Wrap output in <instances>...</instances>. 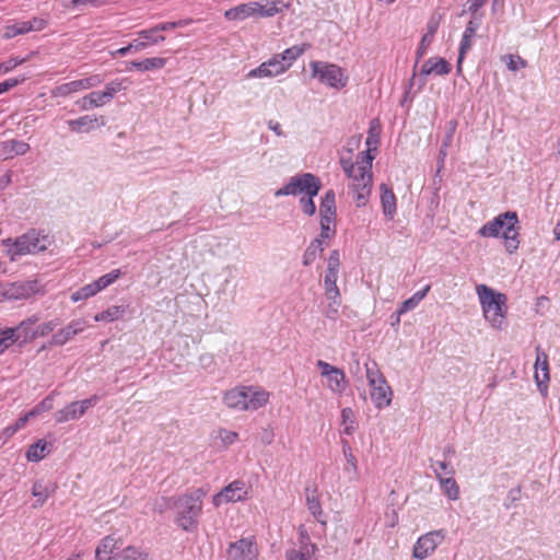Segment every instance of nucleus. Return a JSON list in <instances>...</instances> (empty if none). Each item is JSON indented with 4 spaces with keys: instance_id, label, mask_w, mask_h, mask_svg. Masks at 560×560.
Listing matches in <instances>:
<instances>
[{
    "instance_id": "obj_14",
    "label": "nucleus",
    "mask_w": 560,
    "mask_h": 560,
    "mask_svg": "<svg viewBox=\"0 0 560 560\" xmlns=\"http://www.w3.org/2000/svg\"><path fill=\"white\" fill-rule=\"evenodd\" d=\"M226 555L228 560H253L256 556L254 539L242 538L231 542Z\"/></svg>"
},
{
    "instance_id": "obj_50",
    "label": "nucleus",
    "mask_w": 560,
    "mask_h": 560,
    "mask_svg": "<svg viewBox=\"0 0 560 560\" xmlns=\"http://www.w3.org/2000/svg\"><path fill=\"white\" fill-rule=\"evenodd\" d=\"M121 276L120 269H114L110 272L103 275L98 279L95 280V283L100 291L106 289L110 284H113L115 281H117Z\"/></svg>"
},
{
    "instance_id": "obj_25",
    "label": "nucleus",
    "mask_w": 560,
    "mask_h": 560,
    "mask_svg": "<svg viewBox=\"0 0 560 560\" xmlns=\"http://www.w3.org/2000/svg\"><path fill=\"white\" fill-rule=\"evenodd\" d=\"M2 154L4 159H12L16 155H24L30 150V144L21 140H7L1 143Z\"/></svg>"
},
{
    "instance_id": "obj_41",
    "label": "nucleus",
    "mask_w": 560,
    "mask_h": 560,
    "mask_svg": "<svg viewBox=\"0 0 560 560\" xmlns=\"http://www.w3.org/2000/svg\"><path fill=\"white\" fill-rule=\"evenodd\" d=\"M82 90H83L82 84L79 79V80L70 81V82L62 83V84L56 86L55 90L52 91V95L66 97L70 94L77 93Z\"/></svg>"
},
{
    "instance_id": "obj_63",
    "label": "nucleus",
    "mask_w": 560,
    "mask_h": 560,
    "mask_svg": "<svg viewBox=\"0 0 560 560\" xmlns=\"http://www.w3.org/2000/svg\"><path fill=\"white\" fill-rule=\"evenodd\" d=\"M521 487L512 488L506 495V500L504 502L505 509H511L514 503L521 500Z\"/></svg>"
},
{
    "instance_id": "obj_51",
    "label": "nucleus",
    "mask_w": 560,
    "mask_h": 560,
    "mask_svg": "<svg viewBox=\"0 0 560 560\" xmlns=\"http://www.w3.org/2000/svg\"><path fill=\"white\" fill-rule=\"evenodd\" d=\"M138 35L140 38L144 39V42H148L149 45H156L165 40V36L159 34L154 26L139 31Z\"/></svg>"
},
{
    "instance_id": "obj_58",
    "label": "nucleus",
    "mask_w": 560,
    "mask_h": 560,
    "mask_svg": "<svg viewBox=\"0 0 560 560\" xmlns=\"http://www.w3.org/2000/svg\"><path fill=\"white\" fill-rule=\"evenodd\" d=\"M26 80L25 75H21L18 78H10L2 82H0V95L8 92L12 88L23 83Z\"/></svg>"
},
{
    "instance_id": "obj_29",
    "label": "nucleus",
    "mask_w": 560,
    "mask_h": 560,
    "mask_svg": "<svg viewBox=\"0 0 560 560\" xmlns=\"http://www.w3.org/2000/svg\"><path fill=\"white\" fill-rule=\"evenodd\" d=\"M60 320L58 318L45 322L39 324L35 329H33L31 332H25L23 335V341H33L37 338L45 337L49 335L54 329L59 326Z\"/></svg>"
},
{
    "instance_id": "obj_35",
    "label": "nucleus",
    "mask_w": 560,
    "mask_h": 560,
    "mask_svg": "<svg viewBox=\"0 0 560 560\" xmlns=\"http://www.w3.org/2000/svg\"><path fill=\"white\" fill-rule=\"evenodd\" d=\"M328 246V244H323L319 240H313L310 245L306 247L303 257L302 264L305 267L311 266L317 256L324 252V249Z\"/></svg>"
},
{
    "instance_id": "obj_46",
    "label": "nucleus",
    "mask_w": 560,
    "mask_h": 560,
    "mask_svg": "<svg viewBox=\"0 0 560 560\" xmlns=\"http://www.w3.org/2000/svg\"><path fill=\"white\" fill-rule=\"evenodd\" d=\"M339 272L336 271H325L324 276V289L325 295L327 294H340V290L337 285Z\"/></svg>"
},
{
    "instance_id": "obj_17",
    "label": "nucleus",
    "mask_w": 560,
    "mask_h": 560,
    "mask_svg": "<svg viewBox=\"0 0 560 560\" xmlns=\"http://www.w3.org/2000/svg\"><path fill=\"white\" fill-rule=\"evenodd\" d=\"M84 329V323L82 320H72L66 327L55 332L50 340L49 346L61 347L70 341L74 336L82 332Z\"/></svg>"
},
{
    "instance_id": "obj_36",
    "label": "nucleus",
    "mask_w": 560,
    "mask_h": 560,
    "mask_svg": "<svg viewBox=\"0 0 560 560\" xmlns=\"http://www.w3.org/2000/svg\"><path fill=\"white\" fill-rule=\"evenodd\" d=\"M81 418L75 401L68 404L62 409L55 412V420L57 423H65L71 420H78Z\"/></svg>"
},
{
    "instance_id": "obj_52",
    "label": "nucleus",
    "mask_w": 560,
    "mask_h": 560,
    "mask_svg": "<svg viewBox=\"0 0 560 560\" xmlns=\"http://www.w3.org/2000/svg\"><path fill=\"white\" fill-rule=\"evenodd\" d=\"M375 159V154L373 150L366 149L365 151H361L357 154L354 164L364 167L365 170L372 172V162Z\"/></svg>"
},
{
    "instance_id": "obj_13",
    "label": "nucleus",
    "mask_w": 560,
    "mask_h": 560,
    "mask_svg": "<svg viewBox=\"0 0 560 560\" xmlns=\"http://www.w3.org/2000/svg\"><path fill=\"white\" fill-rule=\"evenodd\" d=\"M534 368V378L536 381L537 388L541 395L546 396L548 393V383L550 381L549 362L548 355L539 346L536 348V361Z\"/></svg>"
},
{
    "instance_id": "obj_34",
    "label": "nucleus",
    "mask_w": 560,
    "mask_h": 560,
    "mask_svg": "<svg viewBox=\"0 0 560 560\" xmlns=\"http://www.w3.org/2000/svg\"><path fill=\"white\" fill-rule=\"evenodd\" d=\"M430 291V285H425L421 290L415 292L412 296L404 301L398 307V316L416 308L418 304L425 298L428 292Z\"/></svg>"
},
{
    "instance_id": "obj_9",
    "label": "nucleus",
    "mask_w": 560,
    "mask_h": 560,
    "mask_svg": "<svg viewBox=\"0 0 560 560\" xmlns=\"http://www.w3.org/2000/svg\"><path fill=\"white\" fill-rule=\"evenodd\" d=\"M310 68L312 77L329 88L340 90L348 83V77L345 75L342 68L335 63L325 61H311Z\"/></svg>"
},
{
    "instance_id": "obj_6",
    "label": "nucleus",
    "mask_w": 560,
    "mask_h": 560,
    "mask_svg": "<svg viewBox=\"0 0 560 560\" xmlns=\"http://www.w3.org/2000/svg\"><path fill=\"white\" fill-rule=\"evenodd\" d=\"M51 244L50 236L44 230L30 229L27 232L16 237L14 252L12 253V261H16L25 255H36L45 252Z\"/></svg>"
},
{
    "instance_id": "obj_22",
    "label": "nucleus",
    "mask_w": 560,
    "mask_h": 560,
    "mask_svg": "<svg viewBox=\"0 0 560 560\" xmlns=\"http://www.w3.org/2000/svg\"><path fill=\"white\" fill-rule=\"evenodd\" d=\"M35 281L18 282L11 284L3 295L9 300H25L35 293Z\"/></svg>"
},
{
    "instance_id": "obj_57",
    "label": "nucleus",
    "mask_w": 560,
    "mask_h": 560,
    "mask_svg": "<svg viewBox=\"0 0 560 560\" xmlns=\"http://www.w3.org/2000/svg\"><path fill=\"white\" fill-rule=\"evenodd\" d=\"M314 197L307 196L300 199V206L304 214L312 217L316 212V206L313 200Z\"/></svg>"
},
{
    "instance_id": "obj_64",
    "label": "nucleus",
    "mask_w": 560,
    "mask_h": 560,
    "mask_svg": "<svg viewBox=\"0 0 560 560\" xmlns=\"http://www.w3.org/2000/svg\"><path fill=\"white\" fill-rule=\"evenodd\" d=\"M336 234V229L334 226L325 225L320 228V233L314 240H319L323 244H328V241L332 238Z\"/></svg>"
},
{
    "instance_id": "obj_56",
    "label": "nucleus",
    "mask_w": 560,
    "mask_h": 560,
    "mask_svg": "<svg viewBox=\"0 0 560 560\" xmlns=\"http://www.w3.org/2000/svg\"><path fill=\"white\" fill-rule=\"evenodd\" d=\"M100 399L101 397L98 395H92L86 399L75 401L81 417L88 411V409L94 407Z\"/></svg>"
},
{
    "instance_id": "obj_5",
    "label": "nucleus",
    "mask_w": 560,
    "mask_h": 560,
    "mask_svg": "<svg viewBox=\"0 0 560 560\" xmlns=\"http://www.w3.org/2000/svg\"><path fill=\"white\" fill-rule=\"evenodd\" d=\"M485 318L494 328H502L505 312L503 307L506 303V296L503 293L495 292L486 284H479L476 288Z\"/></svg>"
},
{
    "instance_id": "obj_23",
    "label": "nucleus",
    "mask_w": 560,
    "mask_h": 560,
    "mask_svg": "<svg viewBox=\"0 0 560 560\" xmlns=\"http://www.w3.org/2000/svg\"><path fill=\"white\" fill-rule=\"evenodd\" d=\"M381 205L384 215L392 220L397 211V199L392 188H389L386 184H381Z\"/></svg>"
},
{
    "instance_id": "obj_4",
    "label": "nucleus",
    "mask_w": 560,
    "mask_h": 560,
    "mask_svg": "<svg viewBox=\"0 0 560 560\" xmlns=\"http://www.w3.org/2000/svg\"><path fill=\"white\" fill-rule=\"evenodd\" d=\"M269 400V393L254 386H236L226 390L223 402L230 409L237 411H255Z\"/></svg>"
},
{
    "instance_id": "obj_55",
    "label": "nucleus",
    "mask_w": 560,
    "mask_h": 560,
    "mask_svg": "<svg viewBox=\"0 0 560 560\" xmlns=\"http://www.w3.org/2000/svg\"><path fill=\"white\" fill-rule=\"evenodd\" d=\"M105 81V77L103 74H91L86 78L80 79L83 90H89L92 88H96L101 85Z\"/></svg>"
},
{
    "instance_id": "obj_32",
    "label": "nucleus",
    "mask_w": 560,
    "mask_h": 560,
    "mask_svg": "<svg viewBox=\"0 0 560 560\" xmlns=\"http://www.w3.org/2000/svg\"><path fill=\"white\" fill-rule=\"evenodd\" d=\"M127 305H113L109 306L107 310L97 313L94 316L95 322H107L112 323L115 322L124 316V314L127 311Z\"/></svg>"
},
{
    "instance_id": "obj_61",
    "label": "nucleus",
    "mask_w": 560,
    "mask_h": 560,
    "mask_svg": "<svg viewBox=\"0 0 560 560\" xmlns=\"http://www.w3.org/2000/svg\"><path fill=\"white\" fill-rule=\"evenodd\" d=\"M431 467L436 468L441 475L453 476L455 474L453 466L446 459L432 462Z\"/></svg>"
},
{
    "instance_id": "obj_18",
    "label": "nucleus",
    "mask_w": 560,
    "mask_h": 560,
    "mask_svg": "<svg viewBox=\"0 0 560 560\" xmlns=\"http://www.w3.org/2000/svg\"><path fill=\"white\" fill-rule=\"evenodd\" d=\"M306 506L313 517L320 524L325 525V514L322 509L319 493L316 485H307L305 487Z\"/></svg>"
},
{
    "instance_id": "obj_59",
    "label": "nucleus",
    "mask_w": 560,
    "mask_h": 560,
    "mask_svg": "<svg viewBox=\"0 0 560 560\" xmlns=\"http://www.w3.org/2000/svg\"><path fill=\"white\" fill-rule=\"evenodd\" d=\"M340 267V254L338 249H334L330 252L327 259V271H336L339 272Z\"/></svg>"
},
{
    "instance_id": "obj_12",
    "label": "nucleus",
    "mask_w": 560,
    "mask_h": 560,
    "mask_svg": "<svg viewBox=\"0 0 560 560\" xmlns=\"http://www.w3.org/2000/svg\"><path fill=\"white\" fill-rule=\"evenodd\" d=\"M323 376L327 378L328 388L335 394H342L347 388L346 374L342 370L323 361H317Z\"/></svg>"
},
{
    "instance_id": "obj_43",
    "label": "nucleus",
    "mask_w": 560,
    "mask_h": 560,
    "mask_svg": "<svg viewBox=\"0 0 560 560\" xmlns=\"http://www.w3.org/2000/svg\"><path fill=\"white\" fill-rule=\"evenodd\" d=\"M295 549L308 551L311 553H317L318 547L316 544L312 542L311 537L307 530L303 527L299 529V539L298 547Z\"/></svg>"
},
{
    "instance_id": "obj_37",
    "label": "nucleus",
    "mask_w": 560,
    "mask_h": 560,
    "mask_svg": "<svg viewBox=\"0 0 560 560\" xmlns=\"http://www.w3.org/2000/svg\"><path fill=\"white\" fill-rule=\"evenodd\" d=\"M98 292L101 291L98 290L95 281H93L74 291L71 294L70 299L72 302L77 303L80 301L88 300L89 298L96 295Z\"/></svg>"
},
{
    "instance_id": "obj_8",
    "label": "nucleus",
    "mask_w": 560,
    "mask_h": 560,
    "mask_svg": "<svg viewBox=\"0 0 560 560\" xmlns=\"http://www.w3.org/2000/svg\"><path fill=\"white\" fill-rule=\"evenodd\" d=\"M366 378L371 387V399L377 409H383L389 406L392 401L393 392L387 385L386 380L382 373L376 369V363L372 365L365 364Z\"/></svg>"
},
{
    "instance_id": "obj_27",
    "label": "nucleus",
    "mask_w": 560,
    "mask_h": 560,
    "mask_svg": "<svg viewBox=\"0 0 560 560\" xmlns=\"http://www.w3.org/2000/svg\"><path fill=\"white\" fill-rule=\"evenodd\" d=\"M434 474L440 481L443 493L452 501L457 500L459 498V487L453 476L444 478L436 468H434Z\"/></svg>"
},
{
    "instance_id": "obj_7",
    "label": "nucleus",
    "mask_w": 560,
    "mask_h": 560,
    "mask_svg": "<svg viewBox=\"0 0 560 560\" xmlns=\"http://www.w3.org/2000/svg\"><path fill=\"white\" fill-rule=\"evenodd\" d=\"M322 183L312 173L295 175L281 188L275 191V197L296 196L304 192L307 196L316 197L320 190Z\"/></svg>"
},
{
    "instance_id": "obj_62",
    "label": "nucleus",
    "mask_w": 560,
    "mask_h": 560,
    "mask_svg": "<svg viewBox=\"0 0 560 560\" xmlns=\"http://www.w3.org/2000/svg\"><path fill=\"white\" fill-rule=\"evenodd\" d=\"M25 61L24 58H9L8 60L0 63V74H4L22 65Z\"/></svg>"
},
{
    "instance_id": "obj_19",
    "label": "nucleus",
    "mask_w": 560,
    "mask_h": 560,
    "mask_svg": "<svg viewBox=\"0 0 560 560\" xmlns=\"http://www.w3.org/2000/svg\"><path fill=\"white\" fill-rule=\"evenodd\" d=\"M259 2L252 1L233 7L224 12V16L229 21H243L252 16H257Z\"/></svg>"
},
{
    "instance_id": "obj_2",
    "label": "nucleus",
    "mask_w": 560,
    "mask_h": 560,
    "mask_svg": "<svg viewBox=\"0 0 560 560\" xmlns=\"http://www.w3.org/2000/svg\"><path fill=\"white\" fill-rule=\"evenodd\" d=\"M339 163L345 175L350 180L348 184V190L349 194L352 195L355 206L358 208L366 206L372 192V172L354 164L351 156H341Z\"/></svg>"
},
{
    "instance_id": "obj_38",
    "label": "nucleus",
    "mask_w": 560,
    "mask_h": 560,
    "mask_svg": "<svg viewBox=\"0 0 560 560\" xmlns=\"http://www.w3.org/2000/svg\"><path fill=\"white\" fill-rule=\"evenodd\" d=\"M328 304L324 311V315L330 319L336 320L339 316V307L341 305V294H327Z\"/></svg>"
},
{
    "instance_id": "obj_16",
    "label": "nucleus",
    "mask_w": 560,
    "mask_h": 560,
    "mask_svg": "<svg viewBox=\"0 0 560 560\" xmlns=\"http://www.w3.org/2000/svg\"><path fill=\"white\" fill-rule=\"evenodd\" d=\"M285 72V68L282 67L280 61H278V57H271L267 61L260 63L257 68L252 69L247 74V79L255 78H272L280 75Z\"/></svg>"
},
{
    "instance_id": "obj_49",
    "label": "nucleus",
    "mask_w": 560,
    "mask_h": 560,
    "mask_svg": "<svg viewBox=\"0 0 560 560\" xmlns=\"http://www.w3.org/2000/svg\"><path fill=\"white\" fill-rule=\"evenodd\" d=\"M20 339V336L15 334V329L5 328L0 337V355L4 353L13 343Z\"/></svg>"
},
{
    "instance_id": "obj_40",
    "label": "nucleus",
    "mask_w": 560,
    "mask_h": 560,
    "mask_svg": "<svg viewBox=\"0 0 560 560\" xmlns=\"http://www.w3.org/2000/svg\"><path fill=\"white\" fill-rule=\"evenodd\" d=\"M57 394V390H52L48 396H46L40 402H38L28 411V416H32L34 419L40 413L51 410L54 407V399Z\"/></svg>"
},
{
    "instance_id": "obj_47",
    "label": "nucleus",
    "mask_w": 560,
    "mask_h": 560,
    "mask_svg": "<svg viewBox=\"0 0 560 560\" xmlns=\"http://www.w3.org/2000/svg\"><path fill=\"white\" fill-rule=\"evenodd\" d=\"M30 33L28 25L26 21H16L11 25L5 27V32L3 37L7 39L13 38L18 35H23Z\"/></svg>"
},
{
    "instance_id": "obj_60",
    "label": "nucleus",
    "mask_w": 560,
    "mask_h": 560,
    "mask_svg": "<svg viewBox=\"0 0 560 560\" xmlns=\"http://www.w3.org/2000/svg\"><path fill=\"white\" fill-rule=\"evenodd\" d=\"M105 3V0H69V5L75 9H82L84 7L98 8Z\"/></svg>"
},
{
    "instance_id": "obj_10",
    "label": "nucleus",
    "mask_w": 560,
    "mask_h": 560,
    "mask_svg": "<svg viewBox=\"0 0 560 560\" xmlns=\"http://www.w3.org/2000/svg\"><path fill=\"white\" fill-rule=\"evenodd\" d=\"M445 536L444 529L431 530L421 535L413 545L412 557L417 560L427 559L444 541Z\"/></svg>"
},
{
    "instance_id": "obj_28",
    "label": "nucleus",
    "mask_w": 560,
    "mask_h": 560,
    "mask_svg": "<svg viewBox=\"0 0 560 560\" xmlns=\"http://www.w3.org/2000/svg\"><path fill=\"white\" fill-rule=\"evenodd\" d=\"M167 60L162 57L145 58L143 60H133L129 63L128 69H136L141 72L159 70L165 67Z\"/></svg>"
},
{
    "instance_id": "obj_45",
    "label": "nucleus",
    "mask_w": 560,
    "mask_h": 560,
    "mask_svg": "<svg viewBox=\"0 0 560 560\" xmlns=\"http://www.w3.org/2000/svg\"><path fill=\"white\" fill-rule=\"evenodd\" d=\"M366 147L373 151L377 150L380 143V125L377 119L370 122V128L366 137Z\"/></svg>"
},
{
    "instance_id": "obj_31",
    "label": "nucleus",
    "mask_w": 560,
    "mask_h": 560,
    "mask_svg": "<svg viewBox=\"0 0 560 560\" xmlns=\"http://www.w3.org/2000/svg\"><path fill=\"white\" fill-rule=\"evenodd\" d=\"M48 446L49 444L44 439L36 441L35 443L28 446L25 454L26 459L33 463L42 460L49 452Z\"/></svg>"
},
{
    "instance_id": "obj_15",
    "label": "nucleus",
    "mask_w": 560,
    "mask_h": 560,
    "mask_svg": "<svg viewBox=\"0 0 560 560\" xmlns=\"http://www.w3.org/2000/svg\"><path fill=\"white\" fill-rule=\"evenodd\" d=\"M69 129L77 133H88L96 128L105 126L103 116L84 115L67 121Z\"/></svg>"
},
{
    "instance_id": "obj_24",
    "label": "nucleus",
    "mask_w": 560,
    "mask_h": 560,
    "mask_svg": "<svg viewBox=\"0 0 560 560\" xmlns=\"http://www.w3.org/2000/svg\"><path fill=\"white\" fill-rule=\"evenodd\" d=\"M118 540L114 536L104 537L95 550V558L97 560H112L115 550H118Z\"/></svg>"
},
{
    "instance_id": "obj_44",
    "label": "nucleus",
    "mask_w": 560,
    "mask_h": 560,
    "mask_svg": "<svg viewBox=\"0 0 560 560\" xmlns=\"http://www.w3.org/2000/svg\"><path fill=\"white\" fill-rule=\"evenodd\" d=\"M117 560H150V558L147 552L133 546H128L118 553Z\"/></svg>"
},
{
    "instance_id": "obj_1",
    "label": "nucleus",
    "mask_w": 560,
    "mask_h": 560,
    "mask_svg": "<svg viewBox=\"0 0 560 560\" xmlns=\"http://www.w3.org/2000/svg\"><path fill=\"white\" fill-rule=\"evenodd\" d=\"M520 220L515 211H505L485 223L478 231L482 237H502L509 254L515 253L521 244Z\"/></svg>"
},
{
    "instance_id": "obj_3",
    "label": "nucleus",
    "mask_w": 560,
    "mask_h": 560,
    "mask_svg": "<svg viewBox=\"0 0 560 560\" xmlns=\"http://www.w3.org/2000/svg\"><path fill=\"white\" fill-rule=\"evenodd\" d=\"M206 491L198 488L189 493L177 498L174 503L176 509V524L185 532H192L198 526L199 516L202 512V500Z\"/></svg>"
},
{
    "instance_id": "obj_53",
    "label": "nucleus",
    "mask_w": 560,
    "mask_h": 560,
    "mask_svg": "<svg viewBox=\"0 0 560 560\" xmlns=\"http://www.w3.org/2000/svg\"><path fill=\"white\" fill-rule=\"evenodd\" d=\"M316 553L308 551L291 548L285 551L287 560H313Z\"/></svg>"
},
{
    "instance_id": "obj_21",
    "label": "nucleus",
    "mask_w": 560,
    "mask_h": 560,
    "mask_svg": "<svg viewBox=\"0 0 560 560\" xmlns=\"http://www.w3.org/2000/svg\"><path fill=\"white\" fill-rule=\"evenodd\" d=\"M312 45L310 43H303L301 45H294L287 49H284L281 54L275 55L278 57V61L285 68V71L294 63V61L300 58L305 51L311 49Z\"/></svg>"
},
{
    "instance_id": "obj_33",
    "label": "nucleus",
    "mask_w": 560,
    "mask_h": 560,
    "mask_svg": "<svg viewBox=\"0 0 560 560\" xmlns=\"http://www.w3.org/2000/svg\"><path fill=\"white\" fill-rule=\"evenodd\" d=\"M77 105L81 110H89L92 108L102 107L106 105V102L104 101L100 91H94L78 100Z\"/></svg>"
},
{
    "instance_id": "obj_42",
    "label": "nucleus",
    "mask_w": 560,
    "mask_h": 560,
    "mask_svg": "<svg viewBox=\"0 0 560 560\" xmlns=\"http://www.w3.org/2000/svg\"><path fill=\"white\" fill-rule=\"evenodd\" d=\"M355 419L354 412L350 407H345L341 409V424L343 425L342 433L346 435H352L354 428Z\"/></svg>"
},
{
    "instance_id": "obj_54",
    "label": "nucleus",
    "mask_w": 560,
    "mask_h": 560,
    "mask_svg": "<svg viewBox=\"0 0 560 560\" xmlns=\"http://www.w3.org/2000/svg\"><path fill=\"white\" fill-rule=\"evenodd\" d=\"M287 7L281 0L267 1V11L260 12V18H271Z\"/></svg>"
},
{
    "instance_id": "obj_48",
    "label": "nucleus",
    "mask_w": 560,
    "mask_h": 560,
    "mask_svg": "<svg viewBox=\"0 0 560 560\" xmlns=\"http://www.w3.org/2000/svg\"><path fill=\"white\" fill-rule=\"evenodd\" d=\"M342 452L345 455V458L347 460L348 467L345 468L346 471H352L354 475H358V462L355 456L352 453L351 446L348 441L342 440Z\"/></svg>"
},
{
    "instance_id": "obj_39",
    "label": "nucleus",
    "mask_w": 560,
    "mask_h": 560,
    "mask_svg": "<svg viewBox=\"0 0 560 560\" xmlns=\"http://www.w3.org/2000/svg\"><path fill=\"white\" fill-rule=\"evenodd\" d=\"M319 213L336 215V195L332 189H328L322 197Z\"/></svg>"
},
{
    "instance_id": "obj_26",
    "label": "nucleus",
    "mask_w": 560,
    "mask_h": 560,
    "mask_svg": "<svg viewBox=\"0 0 560 560\" xmlns=\"http://www.w3.org/2000/svg\"><path fill=\"white\" fill-rule=\"evenodd\" d=\"M56 490V482L43 483L42 481H35L32 487V494L36 498V505L42 506Z\"/></svg>"
},
{
    "instance_id": "obj_30",
    "label": "nucleus",
    "mask_w": 560,
    "mask_h": 560,
    "mask_svg": "<svg viewBox=\"0 0 560 560\" xmlns=\"http://www.w3.org/2000/svg\"><path fill=\"white\" fill-rule=\"evenodd\" d=\"M128 82L129 80L127 78H122L115 79L106 83L105 89L103 91H100L106 104L109 103L117 93L127 90Z\"/></svg>"
},
{
    "instance_id": "obj_20",
    "label": "nucleus",
    "mask_w": 560,
    "mask_h": 560,
    "mask_svg": "<svg viewBox=\"0 0 560 560\" xmlns=\"http://www.w3.org/2000/svg\"><path fill=\"white\" fill-rule=\"evenodd\" d=\"M452 71L451 63L442 57H431L425 60L421 67L420 75L428 77L430 74L446 75Z\"/></svg>"
},
{
    "instance_id": "obj_11",
    "label": "nucleus",
    "mask_w": 560,
    "mask_h": 560,
    "mask_svg": "<svg viewBox=\"0 0 560 560\" xmlns=\"http://www.w3.org/2000/svg\"><path fill=\"white\" fill-rule=\"evenodd\" d=\"M247 498L248 489L245 482L242 480H234L212 497V503L218 508L223 503L240 502Z\"/></svg>"
}]
</instances>
